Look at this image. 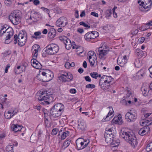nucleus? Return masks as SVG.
Wrapping results in <instances>:
<instances>
[{
    "instance_id": "obj_1",
    "label": "nucleus",
    "mask_w": 152,
    "mask_h": 152,
    "mask_svg": "<svg viewBox=\"0 0 152 152\" xmlns=\"http://www.w3.org/2000/svg\"><path fill=\"white\" fill-rule=\"evenodd\" d=\"M120 136L121 138L124 139L133 148L135 147L137 144L136 137L132 132L131 134L129 132L121 130L120 133Z\"/></svg>"
},
{
    "instance_id": "obj_2",
    "label": "nucleus",
    "mask_w": 152,
    "mask_h": 152,
    "mask_svg": "<svg viewBox=\"0 0 152 152\" xmlns=\"http://www.w3.org/2000/svg\"><path fill=\"white\" fill-rule=\"evenodd\" d=\"M39 49V45L37 44H35L32 46L31 50L33 55V58L31 60V65L34 68L38 69H41L42 67V66L34 58H37L38 55V51Z\"/></svg>"
},
{
    "instance_id": "obj_3",
    "label": "nucleus",
    "mask_w": 152,
    "mask_h": 152,
    "mask_svg": "<svg viewBox=\"0 0 152 152\" xmlns=\"http://www.w3.org/2000/svg\"><path fill=\"white\" fill-rule=\"evenodd\" d=\"M114 80L111 76L103 75L99 81V85L101 88L106 90L109 88L110 83Z\"/></svg>"
},
{
    "instance_id": "obj_4",
    "label": "nucleus",
    "mask_w": 152,
    "mask_h": 152,
    "mask_svg": "<svg viewBox=\"0 0 152 152\" xmlns=\"http://www.w3.org/2000/svg\"><path fill=\"white\" fill-rule=\"evenodd\" d=\"M14 38V43L16 44L17 43L20 46L24 45L26 42L27 39V34L26 33L23 31L20 32L18 35L17 34L15 35Z\"/></svg>"
},
{
    "instance_id": "obj_5",
    "label": "nucleus",
    "mask_w": 152,
    "mask_h": 152,
    "mask_svg": "<svg viewBox=\"0 0 152 152\" xmlns=\"http://www.w3.org/2000/svg\"><path fill=\"white\" fill-rule=\"evenodd\" d=\"M21 12L18 10L13 11L9 15V19L11 22L14 25H17L20 22Z\"/></svg>"
},
{
    "instance_id": "obj_6",
    "label": "nucleus",
    "mask_w": 152,
    "mask_h": 152,
    "mask_svg": "<svg viewBox=\"0 0 152 152\" xmlns=\"http://www.w3.org/2000/svg\"><path fill=\"white\" fill-rule=\"evenodd\" d=\"M138 2L140 6V9L142 11H148L151 7V0H138Z\"/></svg>"
},
{
    "instance_id": "obj_7",
    "label": "nucleus",
    "mask_w": 152,
    "mask_h": 152,
    "mask_svg": "<svg viewBox=\"0 0 152 152\" xmlns=\"http://www.w3.org/2000/svg\"><path fill=\"white\" fill-rule=\"evenodd\" d=\"M125 118L129 122L134 121L137 118V113L135 110L132 108L126 113L125 115Z\"/></svg>"
},
{
    "instance_id": "obj_8",
    "label": "nucleus",
    "mask_w": 152,
    "mask_h": 152,
    "mask_svg": "<svg viewBox=\"0 0 152 152\" xmlns=\"http://www.w3.org/2000/svg\"><path fill=\"white\" fill-rule=\"evenodd\" d=\"M44 94H46V96H48L47 91H45L42 92L41 94L40 93H37L36 95V96H39L38 98V99L39 101H41L40 103L45 105L48 104L47 97H46Z\"/></svg>"
},
{
    "instance_id": "obj_9",
    "label": "nucleus",
    "mask_w": 152,
    "mask_h": 152,
    "mask_svg": "<svg viewBox=\"0 0 152 152\" xmlns=\"http://www.w3.org/2000/svg\"><path fill=\"white\" fill-rule=\"evenodd\" d=\"M59 50L58 47L54 44L48 45V55H52L56 53Z\"/></svg>"
},
{
    "instance_id": "obj_10",
    "label": "nucleus",
    "mask_w": 152,
    "mask_h": 152,
    "mask_svg": "<svg viewBox=\"0 0 152 152\" xmlns=\"http://www.w3.org/2000/svg\"><path fill=\"white\" fill-rule=\"evenodd\" d=\"M98 36V33L96 31H93L88 32L85 35L84 37L87 41H90L91 39L95 38Z\"/></svg>"
},
{
    "instance_id": "obj_11",
    "label": "nucleus",
    "mask_w": 152,
    "mask_h": 152,
    "mask_svg": "<svg viewBox=\"0 0 152 152\" xmlns=\"http://www.w3.org/2000/svg\"><path fill=\"white\" fill-rule=\"evenodd\" d=\"M52 5L53 7L52 8V10H51L48 13L49 17L51 18L54 16L55 13L59 14L61 12V9L58 7H56L55 4H53ZM51 8H52L51 7Z\"/></svg>"
},
{
    "instance_id": "obj_12",
    "label": "nucleus",
    "mask_w": 152,
    "mask_h": 152,
    "mask_svg": "<svg viewBox=\"0 0 152 152\" xmlns=\"http://www.w3.org/2000/svg\"><path fill=\"white\" fill-rule=\"evenodd\" d=\"M56 23V25L57 26L63 27L66 25L68 23V22L66 18L62 17L58 19Z\"/></svg>"
},
{
    "instance_id": "obj_13",
    "label": "nucleus",
    "mask_w": 152,
    "mask_h": 152,
    "mask_svg": "<svg viewBox=\"0 0 152 152\" xmlns=\"http://www.w3.org/2000/svg\"><path fill=\"white\" fill-rule=\"evenodd\" d=\"M106 50L104 49V48L102 49V47L99 48L98 50L99 52V56L100 59H104V56L107 55L109 51L108 49L106 48Z\"/></svg>"
},
{
    "instance_id": "obj_14",
    "label": "nucleus",
    "mask_w": 152,
    "mask_h": 152,
    "mask_svg": "<svg viewBox=\"0 0 152 152\" xmlns=\"http://www.w3.org/2000/svg\"><path fill=\"white\" fill-rule=\"evenodd\" d=\"M13 29L12 28L9 27L7 28V27L3 26L0 30V36H5V35L9 34V32L12 31Z\"/></svg>"
},
{
    "instance_id": "obj_15",
    "label": "nucleus",
    "mask_w": 152,
    "mask_h": 152,
    "mask_svg": "<svg viewBox=\"0 0 152 152\" xmlns=\"http://www.w3.org/2000/svg\"><path fill=\"white\" fill-rule=\"evenodd\" d=\"M83 141L84 139L81 138H79L77 140L76 143L77 150L82 149L84 148Z\"/></svg>"
},
{
    "instance_id": "obj_16",
    "label": "nucleus",
    "mask_w": 152,
    "mask_h": 152,
    "mask_svg": "<svg viewBox=\"0 0 152 152\" xmlns=\"http://www.w3.org/2000/svg\"><path fill=\"white\" fill-rule=\"evenodd\" d=\"M49 29L48 32V40H51L54 37L56 34V31L53 28L50 27Z\"/></svg>"
},
{
    "instance_id": "obj_17",
    "label": "nucleus",
    "mask_w": 152,
    "mask_h": 152,
    "mask_svg": "<svg viewBox=\"0 0 152 152\" xmlns=\"http://www.w3.org/2000/svg\"><path fill=\"white\" fill-rule=\"evenodd\" d=\"M56 110L58 111L60 114L61 115V113L64 112V105L61 103H58L55 105L53 107Z\"/></svg>"
},
{
    "instance_id": "obj_18",
    "label": "nucleus",
    "mask_w": 152,
    "mask_h": 152,
    "mask_svg": "<svg viewBox=\"0 0 152 152\" xmlns=\"http://www.w3.org/2000/svg\"><path fill=\"white\" fill-rule=\"evenodd\" d=\"M145 72L142 70L141 69L137 72L136 75V77H133V79L134 80H137L142 78L145 75Z\"/></svg>"
},
{
    "instance_id": "obj_19",
    "label": "nucleus",
    "mask_w": 152,
    "mask_h": 152,
    "mask_svg": "<svg viewBox=\"0 0 152 152\" xmlns=\"http://www.w3.org/2000/svg\"><path fill=\"white\" fill-rule=\"evenodd\" d=\"M51 115L53 117H58L61 116L60 113L53 107L50 111Z\"/></svg>"
},
{
    "instance_id": "obj_20",
    "label": "nucleus",
    "mask_w": 152,
    "mask_h": 152,
    "mask_svg": "<svg viewBox=\"0 0 152 152\" xmlns=\"http://www.w3.org/2000/svg\"><path fill=\"white\" fill-rule=\"evenodd\" d=\"M114 135H110L106 134H104V137L105 138L106 142L108 143L111 142L112 140H114Z\"/></svg>"
},
{
    "instance_id": "obj_21",
    "label": "nucleus",
    "mask_w": 152,
    "mask_h": 152,
    "mask_svg": "<svg viewBox=\"0 0 152 152\" xmlns=\"http://www.w3.org/2000/svg\"><path fill=\"white\" fill-rule=\"evenodd\" d=\"M78 129L82 131L84 130L86 127V124L83 121H78Z\"/></svg>"
},
{
    "instance_id": "obj_22",
    "label": "nucleus",
    "mask_w": 152,
    "mask_h": 152,
    "mask_svg": "<svg viewBox=\"0 0 152 152\" xmlns=\"http://www.w3.org/2000/svg\"><path fill=\"white\" fill-rule=\"evenodd\" d=\"M21 126L17 124H13L11 128L13 129V131L15 132L21 131L22 129Z\"/></svg>"
},
{
    "instance_id": "obj_23",
    "label": "nucleus",
    "mask_w": 152,
    "mask_h": 152,
    "mask_svg": "<svg viewBox=\"0 0 152 152\" xmlns=\"http://www.w3.org/2000/svg\"><path fill=\"white\" fill-rule=\"evenodd\" d=\"M51 89H50L48 90V92L49 93V94H49L48 95V104L51 102L54 101L55 100L53 97L54 95L49 91Z\"/></svg>"
},
{
    "instance_id": "obj_24",
    "label": "nucleus",
    "mask_w": 152,
    "mask_h": 152,
    "mask_svg": "<svg viewBox=\"0 0 152 152\" xmlns=\"http://www.w3.org/2000/svg\"><path fill=\"white\" fill-rule=\"evenodd\" d=\"M59 80L62 82H65L68 81L66 80V73H65L64 74H60L58 77Z\"/></svg>"
},
{
    "instance_id": "obj_25",
    "label": "nucleus",
    "mask_w": 152,
    "mask_h": 152,
    "mask_svg": "<svg viewBox=\"0 0 152 152\" xmlns=\"http://www.w3.org/2000/svg\"><path fill=\"white\" fill-rule=\"evenodd\" d=\"M120 140H112L111 142H109V144L111 145V147H116L119 145Z\"/></svg>"
},
{
    "instance_id": "obj_26",
    "label": "nucleus",
    "mask_w": 152,
    "mask_h": 152,
    "mask_svg": "<svg viewBox=\"0 0 152 152\" xmlns=\"http://www.w3.org/2000/svg\"><path fill=\"white\" fill-rule=\"evenodd\" d=\"M146 128H142L140 129L139 131V134L142 136H143L146 133V131L145 130L146 129H148V130H150V129L149 127L147 126L145 127Z\"/></svg>"
},
{
    "instance_id": "obj_27",
    "label": "nucleus",
    "mask_w": 152,
    "mask_h": 152,
    "mask_svg": "<svg viewBox=\"0 0 152 152\" xmlns=\"http://www.w3.org/2000/svg\"><path fill=\"white\" fill-rule=\"evenodd\" d=\"M88 59L89 63L91 66H93L95 63V60H96V57H91L90 56V57H88Z\"/></svg>"
},
{
    "instance_id": "obj_28",
    "label": "nucleus",
    "mask_w": 152,
    "mask_h": 152,
    "mask_svg": "<svg viewBox=\"0 0 152 152\" xmlns=\"http://www.w3.org/2000/svg\"><path fill=\"white\" fill-rule=\"evenodd\" d=\"M141 90L143 96H145L147 95L149 91L147 87H142Z\"/></svg>"
},
{
    "instance_id": "obj_29",
    "label": "nucleus",
    "mask_w": 152,
    "mask_h": 152,
    "mask_svg": "<svg viewBox=\"0 0 152 152\" xmlns=\"http://www.w3.org/2000/svg\"><path fill=\"white\" fill-rule=\"evenodd\" d=\"M109 108L110 109L111 108L112 111L111 112H110H110L106 116V118L105 119V120L106 121H108L109 120L107 119L110 116V118H112L113 116L114 115V112L113 110V108L112 107H109Z\"/></svg>"
},
{
    "instance_id": "obj_30",
    "label": "nucleus",
    "mask_w": 152,
    "mask_h": 152,
    "mask_svg": "<svg viewBox=\"0 0 152 152\" xmlns=\"http://www.w3.org/2000/svg\"><path fill=\"white\" fill-rule=\"evenodd\" d=\"M64 44L65 45L66 49L67 50L69 49L72 47L71 42L69 39H68Z\"/></svg>"
},
{
    "instance_id": "obj_31",
    "label": "nucleus",
    "mask_w": 152,
    "mask_h": 152,
    "mask_svg": "<svg viewBox=\"0 0 152 152\" xmlns=\"http://www.w3.org/2000/svg\"><path fill=\"white\" fill-rule=\"evenodd\" d=\"M13 33L14 32L13 29H12V31H11L10 32H9V34H6V35H5V36L4 37H5V40L6 41L8 40H10V38L13 36Z\"/></svg>"
},
{
    "instance_id": "obj_32",
    "label": "nucleus",
    "mask_w": 152,
    "mask_h": 152,
    "mask_svg": "<svg viewBox=\"0 0 152 152\" xmlns=\"http://www.w3.org/2000/svg\"><path fill=\"white\" fill-rule=\"evenodd\" d=\"M11 112L9 111H8L7 112H5L4 114V116L7 119H10L15 115V113H14L13 115H12L11 114Z\"/></svg>"
},
{
    "instance_id": "obj_33",
    "label": "nucleus",
    "mask_w": 152,
    "mask_h": 152,
    "mask_svg": "<svg viewBox=\"0 0 152 152\" xmlns=\"http://www.w3.org/2000/svg\"><path fill=\"white\" fill-rule=\"evenodd\" d=\"M41 33L40 31L36 32L34 33V35L32 36V38L34 39H40L41 38Z\"/></svg>"
},
{
    "instance_id": "obj_34",
    "label": "nucleus",
    "mask_w": 152,
    "mask_h": 152,
    "mask_svg": "<svg viewBox=\"0 0 152 152\" xmlns=\"http://www.w3.org/2000/svg\"><path fill=\"white\" fill-rule=\"evenodd\" d=\"M40 81H42L43 83L42 85L44 86H46L47 84V82H48V78L47 76H42L41 77V79H40Z\"/></svg>"
},
{
    "instance_id": "obj_35",
    "label": "nucleus",
    "mask_w": 152,
    "mask_h": 152,
    "mask_svg": "<svg viewBox=\"0 0 152 152\" xmlns=\"http://www.w3.org/2000/svg\"><path fill=\"white\" fill-rule=\"evenodd\" d=\"M113 131V130L112 128H106V131L104 134H110V135H114Z\"/></svg>"
},
{
    "instance_id": "obj_36",
    "label": "nucleus",
    "mask_w": 152,
    "mask_h": 152,
    "mask_svg": "<svg viewBox=\"0 0 152 152\" xmlns=\"http://www.w3.org/2000/svg\"><path fill=\"white\" fill-rule=\"evenodd\" d=\"M48 82L51 80L54 77V75L53 72L50 70L48 69Z\"/></svg>"
},
{
    "instance_id": "obj_37",
    "label": "nucleus",
    "mask_w": 152,
    "mask_h": 152,
    "mask_svg": "<svg viewBox=\"0 0 152 152\" xmlns=\"http://www.w3.org/2000/svg\"><path fill=\"white\" fill-rule=\"evenodd\" d=\"M126 91L127 92V93L126 94V99H131L132 97L131 92L129 89H127Z\"/></svg>"
},
{
    "instance_id": "obj_38",
    "label": "nucleus",
    "mask_w": 152,
    "mask_h": 152,
    "mask_svg": "<svg viewBox=\"0 0 152 152\" xmlns=\"http://www.w3.org/2000/svg\"><path fill=\"white\" fill-rule=\"evenodd\" d=\"M48 46L45 48L42 51V55L44 57H46L48 55Z\"/></svg>"
},
{
    "instance_id": "obj_39",
    "label": "nucleus",
    "mask_w": 152,
    "mask_h": 152,
    "mask_svg": "<svg viewBox=\"0 0 152 152\" xmlns=\"http://www.w3.org/2000/svg\"><path fill=\"white\" fill-rule=\"evenodd\" d=\"M69 132L68 131L64 132L61 136V138L62 140H64L67 136H69Z\"/></svg>"
},
{
    "instance_id": "obj_40",
    "label": "nucleus",
    "mask_w": 152,
    "mask_h": 152,
    "mask_svg": "<svg viewBox=\"0 0 152 152\" xmlns=\"http://www.w3.org/2000/svg\"><path fill=\"white\" fill-rule=\"evenodd\" d=\"M59 38L60 40L63 42L64 44L68 39L66 37L64 36H60Z\"/></svg>"
},
{
    "instance_id": "obj_41",
    "label": "nucleus",
    "mask_w": 152,
    "mask_h": 152,
    "mask_svg": "<svg viewBox=\"0 0 152 152\" xmlns=\"http://www.w3.org/2000/svg\"><path fill=\"white\" fill-rule=\"evenodd\" d=\"M66 78L69 80V81H72L73 79V77L72 75L70 73H66Z\"/></svg>"
},
{
    "instance_id": "obj_42",
    "label": "nucleus",
    "mask_w": 152,
    "mask_h": 152,
    "mask_svg": "<svg viewBox=\"0 0 152 152\" xmlns=\"http://www.w3.org/2000/svg\"><path fill=\"white\" fill-rule=\"evenodd\" d=\"M70 143L71 140H67L64 142L63 146L64 147V148H66L70 145Z\"/></svg>"
},
{
    "instance_id": "obj_43",
    "label": "nucleus",
    "mask_w": 152,
    "mask_h": 152,
    "mask_svg": "<svg viewBox=\"0 0 152 152\" xmlns=\"http://www.w3.org/2000/svg\"><path fill=\"white\" fill-rule=\"evenodd\" d=\"M135 52L136 53H137V55L138 56L140 55L139 57H141L143 55L144 53L140 49H137L135 50Z\"/></svg>"
},
{
    "instance_id": "obj_44",
    "label": "nucleus",
    "mask_w": 152,
    "mask_h": 152,
    "mask_svg": "<svg viewBox=\"0 0 152 152\" xmlns=\"http://www.w3.org/2000/svg\"><path fill=\"white\" fill-rule=\"evenodd\" d=\"M152 150V142L148 144L146 148V151L149 152Z\"/></svg>"
},
{
    "instance_id": "obj_45",
    "label": "nucleus",
    "mask_w": 152,
    "mask_h": 152,
    "mask_svg": "<svg viewBox=\"0 0 152 152\" xmlns=\"http://www.w3.org/2000/svg\"><path fill=\"white\" fill-rule=\"evenodd\" d=\"M37 15V13H34L31 14V15H30V19L32 20V21H34V19H36V16Z\"/></svg>"
},
{
    "instance_id": "obj_46",
    "label": "nucleus",
    "mask_w": 152,
    "mask_h": 152,
    "mask_svg": "<svg viewBox=\"0 0 152 152\" xmlns=\"http://www.w3.org/2000/svg\"><path fill=\"white\" fill-rule=\"evenodd\" d=\"M150 123H151V122L150 121L149 119L148 118L147 119L145 120V121L142 122V125H143L144 124H145V125L149 126L151 125L150 124Z\"/></svg>"
},
{
    "instance_id": "obj_47",
    "label": "nucleus",
    "mask_w": 152,
    "mask_h": 152,
    "mask_svg": "<svg viewBox=\"0 0 152 152\" xmlns=\"http://www.w3.org/2000/svg\"><path fill=\"white\" fill-rule=\"evenodd\" d=\"M91 76L93 78L97 79L98 77V73L97 72H92L90 74Z\"/></svg>"
},
{
    "instance_id": "obj_48",
    "label": "nucleus",
    "mask_w": 152,
    "mask_h": 152,
    "mask_svg": "<svg viewBox=\"0 0 152 152\" xmlns=\"http://www.w3.org/2000/svg\"><path fill=\"white\" fill-rule=\"evenodd\" d=\"M94 51H91L88 52V57H90V56L91 57H96V54H95V56L94 55Z\"/></svg>"
},
{
    "instance_id": "obj_49",
    "label": "nucleus",
    "mask_w": 152,
    "mask_h": 152,
    "mask_svg": "<svg viewBox=\"0 0 152 152\" xmlns=\"http://www.w3.org/2000/svg\"><path fill=\"white\" fill-rule=\"evenodd\" d=\"M45 110H46V109L45 110V109H44L43 110V112L44 114V116L45 117L44 124H45V126H47L46 121H48V118H46V117H47L46 115L48 114H47V113H46L45 112Z\"/></svg>"
},
{
    "instance_id": "obj_50",
    "label": "nucleus",
    "mask_w": 152,
    "mask_h": 152,
    "mask_svg": "<svg viewBox=\"0 0 152 152\" xmlns=\"http://www.w3.org/2000/svg\"><path fill=\"white\" fill-rule=\"evenodd\" d=\"M14 1V0H5L4 3L6 5H11Z\"/></svg>"
},
{
    "instance_id": "obj_51",
    "label": "nucleus",
    "mask_w": 152,
    "mask_h": 152,
    "mask_svg": "<svg viewBox=\"0 0 152 152\" xmlns=\"http://www.w3.org/2000/svg\"><path fill=\"white\" fill-rule=\"evenodd\" d=\"M148 26H146V24H145L141 26L140 30L141 31H143L148 29Z\"/></svg>"
},
{
    "instance_id": "obj_52",
    "label": "nucleus",
    "mask_w": 152,
    "mask_h": 152,
    "mask_svg": "<svg viewBox=\"0 0 152 152\" xmlns=\"http://www.w3.org/2000/svg\"><path fill=\"white\" fill-rule=\"evenodd\" d=\"M80 25H82L84 27H86L90 28V26H88V25L86 24L83 21H81L80 22Z\"/></svg>"
},
{
    "instance_id": "obj_53",
    "label": "nucleus",
    "mask_w": 152,
    "mask_h": 152,
    "mask_svg": "<svg viewBox=\"0 0 152 152\" xmlns=\"http://www.w3.org/2000/svg\"><path fill=\"white\" fill-rule=\"evenodd\" d=\"M112 14V11L111 10H108L106 11V16L107 17H110Z\"/></svg>"
},
{
    "instance_id": "obj_54",
    "label": "nucleus",
    "mask_w": 152,
    "mask_h": 152,
    "mask_svg": "<svg viewBox=\"0 0 152 152\" xmlns=\"http://www.w3.org/2000/svg\"><path fill=\"white\" fill-rule=\"evenodd\" d=\"M89 142V139H87L86 140H84L83 141V145H84V148L86 147Z\"/></svg>"
},
{
    "instance_id": "obj_55",
    "label": "nucleus",
    "mask_w": 152,
    "mask_h": 152,
    "mask_svg": "<svg viewBox=\"0 0 152 152\" xmlns=\"http://www.w3.org/2000/svg\"><path fill=\"white\" fill-rule=\"evenodd\" d=\"M58 130L57 128H55L53 129L52 131L51 134L53 135H55L58 132Z\"/></svg>"
},
{
    "instance_id": "obj_56",
    "label": "nucleus",
    "mask_w": 152,
    "mask_h": 152,
    "mask_svg": "<svg viewBox=\"0 0 152 152\" xmlns=\"http://www.w3.org/2000/svg\"><path fill=\"white\" fill-rule=\"evenodd\" d=\"M86 87L88 88H93L95 87V86L94 84H89L86 85Z\"/></svg>"
},
{
    "instance_id": "obj_57",
    "label": "nucleus",
    "mask_w": 152,
    "mask_h": 152,
    "mask_svg": "<svg viewBox=\"0 0 152 152\" xmlns=\"http://www.w3.org/2000/svg\"><path fill=\"white\" fill-rule=\"evenodd\" d=\"M30 1H33L35 5H37L39 4V1L38 0H29Z\"/></svg>"
},
{
    "instance_id": "obj_58",
    "label": "nucleus",
    "mask_w": 152,
    "mask_h": 152,
    "mask_svg": "<svg viewBox=\"0 0 152 152\" xmlns=\"http://www.w3.org/2000/svg\"><path fill=\"white\" fill-rule=\"evenodd\" d=\"M145 39V38L144 37H142L140 38L139 39V41L140 43H142L144 41Z\"/></svg>"
},
{
    "instance_id": "obj_59",
    "label": "nucleus",
    "mask_w": 152,
    "mask_h": 152,
    "mask_svg": "<svg viewBox=\"0 0 152 152\" xmlns=\"http://www.w3.org/2000/svg\"><path fill=\"white\" fill-rule=\"evenodd\" d=\"M85 79L88 82L91 81V80L89 76H86L85 77Z\"/></svg>"
},
{
    "instance_id": "obj_60",
    "label": "nucleus",
    "mask_w": 152,
    "mask_h": 152,
    "mask_svg": "<svg viewBox=\"0 0 152 152\" xmlns=\"http://www.w3.org/2000/svg\"><path fill=\"white\" fill-rule=\"evenodd\" d=\"M91 14L95 17H98V13H96L95 12H91Z\"/></svg>"
},
{
    "instance_id": "obj_61",
    "label": "nucleus",
    "mask_w": 152,
    "mask_h": 152,
    "mask_svg": "<svg viewBox=\"0 0 152 152\" xmlns=\"http://www.w3.org/2000/svg\"><path fill=\"white\" fill-rule=\"evenodd\" d=\"M70 63L69 62H67L65 63V66L66 68L68 69L69 68V66H70Z\"/></svg>"
},
{
    "instance_id": "obj_62",
    "label": "nucleus",
    "mask_w": 152,
    "mask_h": 152,
    "mask_svg": "<svg viewBox=\"0 0 152 152\" xmlns=\"http://www.w3.org/2000/svg\"><path fill=\"white\" fill-rule=\"evenodd\" d=\"M69 91L72 94H75L76 92V90L75 89H70Z\"/></svg>"
},
{
    "instance_id": "obj_63",
    "label": "nucleus",
    "mask_w": 152,
    "mask_h": 152,
    "mask_svg": "<svg viewBox=\"0 0 152 152\" xmlns=\"http://www.w3.org/2000/svg\"><path fill=\"white\" fill-rule=\"evenodd\" d=\"M77 32H78L80 34L82 33L84 31L83 29L80 28H79L77 29Z\"/></svg>"
},
{
    "instance_id": "obj_64",
    "label": "nucleus",
    "mask_w": 152,
    "mask_h": 152,
    "mask_svg": "<svg viewBox=\"0 0 152 152\" xmlns=\"http://www.w3.org/2000/svg\"><path fill=\"white\" fill-rule=\"evenodd\" d=\"M10 65L9 64H7L6 67L5 68V73H7L8 72V69L10 68Z\"/></svg>"
}]
</instances>
